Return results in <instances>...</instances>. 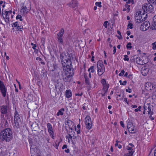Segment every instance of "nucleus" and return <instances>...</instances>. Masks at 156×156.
<instances>
[{
	"label": "nucleus",
	"mask_w": 156,
	"mask_h": 156,
	"mask_svg": "<svg viewBox=\"0 0 156 156\" xmlns=\"http://www.w3.org/2000/svg\"><path fill=\"white\" fill-rule=\"evenodd\" d=\"M12 138V133L9 128H7L0 132V140L9 142Z\"/></svg>",
	"instance_id": "obj_1"
},
{
	"label": "nucleus",
	"mask_w": 156,
	"mask_h": 156,
	"mask_svg": "<svg viewBox=\"0 0 156 156\" xmlns=\"http://www.w3.org/2000/svg\"><path fill=\"white\" fill-rule=\"evenodd\" d=\"M67 55H63V54H60V57L63 69L71 68L72 66L70 60V55L67 53Z\"/></svg>",
	"instance_id": "obj_2"
},
{
	"label": "nucleus",
	"mask_w": 156,
	"mask_h": 156,
	"mask_svg": "<svg viewBox=\"0 0 156 156\" xmlns=\"http://www.w3.org/2000/svg\"><path fill=\"white\" fill-rule=\"evenodd\" d=\"M65 71H61V76L63 80L65 82H70L72 78V76L74 74L73 68L63 69Z\"/></svg>",
	"instance_id": "obj_3"
},
{
	"label": "nucleus",
	"mask_w": 156,
	"mask_h": 156,
	"mask_svg": "<svg viewBox=\"0 0 156 156\" xmlns=\"http://www.w3.org/2000/svg\"><path fill=\"white\" fill-rule=\"evenodd\" d=\"M97 72L99 76L102 75L105 71V67L101 60L98 61L97 63Z\"/></svg>",
	"instance_id": "obj_4"
},
{
	"label": "nucleus",
	"mask_w": 156,
	"mask_h": 156,
	"mask_svg": "<svg viewBox=\"0 0 156 156\" xmlns=\"http://www.w3.org/2000/svg\"><path fill=\"white\" fill-rule=\"evenodd\" d=\"M142 9L144 12L151 13L154 11L153 6L150 3H145L142 6Z\"/></svg>",
	"instance_id": "obj_5"
},
{
	"label": "nucleus",
	"mask_w": 156,
	"mask_h": 156,
	"mask_svg": "<svg viewBox=\"0 0 156 156\" xmlns=\"http://www.w3.org/2000/svg\"><path fill=\"white\" fill-rule=\"evenodd\" d=\"M0 90L2 93V96L4 97L6 96L7 94V90L6 87L4 85L3 82L0 80Z\"/></svg>",
	"instance_id": "obj_6"
},
{
	"label": "nucleus",
	"mask_w": 156,
	"mask_h": 156,
	"mask_svg": "<svg viewBox=\"0 0 156 156\" xmlns=\"http://www.w3.org/2000/svg\"><path fill=\"white\" fill-rule=\"evenodd\" d=\"M47 126L48 131L51 137L53 139H54L55 138V135L52 126L50 123H48L47 124Z\"/></svg>",
	"instance_id": "obj_7"
},
{
	"label": "nucleus",
	"mask_w": 156,
	"mask_h": 156,
	"mask_svg": "<svg viewBox=\"0 0 156 156\" xmlns=\"http://www.w3.org/2000/svg\"><path fill=\"white\" fill-rule=\"evenodd\" d=\"M8 107L7 105H2L0 107V110L1 113V116L4 117V114L8 115Z\"/></svg>",
	"instance_id": "obj_8"
},
{
	"label": "nucleus",
	"mask_w": 156,
	"mask_h": 156,
	"mask_svg": "<svg viewBox=\"0 0 156 156\" xmlns=\"http://www.w3.org/2000/svg\"><path fill=\"white\" fill-rule=\"evenodd\" d=\"M150 26L149 22L146 21L141 24L140 27V30L143 31H145L149 28Z\"/></svg>",
	"instance_id": "obj_9"
},
{
	"label": "nucleus",
	"mask_w": 156,
	"mask_h": 156,
	"mask_svg": "<svg viewBox=\"0 0 156 156\" xmlns=\"http://www.w3.org/2000/svg\"><path fill=\"white\" fill-rule=\"evenodd\" d=\"M101 83L102 84L104 85V87L102 89V90L105 91V93L102 94L101 95L102 96H104L108 90V87L106 85V81L105 79H103L101 81Z\"/></svg>",
	"instance_id": "obj_10"
},
{
	"label": "nucleus",
	"mask_w": 156,
	"mask_h": 156,
	"mask_svg": "<svg viewBox=\"0 0 156 156\" xmlns=\"http://www.w3.org/2000/svg\"><path fill=\"white\" fill-rule=\"evenodd\" d=\"M77 1L76 0H72V2L69 4V6L75 10L77 8Z\"/></svg>",
	"instance_id": "obj_11"
},
{
	"label": "nucleus",
	"mask_w": 156,
	"mask_h": 156,
	"mask_svg": "<svg viewBox=\"0 0 156 156\" xmlns=\"http://www.w3.org/2000/svg\"><path fill=\"white\" fill-rule=\"evenodd\" d=\"M133 58L135 59V62H136V63L139 65H141L144 64V62L139 57L135 56Z\"/></svg>",
	"instance_id": "obj_12"
},
{
	"label": "nucleus",
	"mask_w": 156,
	"mask_h": 156,
	"mask_svg": "<svg viewBox=\"0 0 156 156\" xmlns=\"http://www.w3.org/2000/svg\"><path fill=\"white\" fill-rule=\"evenodd\" d=\"M145 87L147 90H153L154 88H153V84L149 82H147L146 83Z\"/></svg>",
	"instance_id": "obj_13"
},
{
	"label": "nucleus",
	"mask_w": 156,
	"mask_h": 156,
	"mask_svg": "<svg viewBox=\"0 0 156 156\" xmlns=\"http://www.w3.org/2000/svg\"><path fill=\"white\" fill-rule=\"evenodd\" d=\"M84 77L85 79V82L86 84L89 86L88 89L89 88L90 89L91 88V87L90 86L89 78L88 77L87 74H84Z\"/></svg>",
	"instance_id": "obj_14"
},
{
	"label": "nucleus",
	"mask_w": 156,
	"mask_h": 156,
	"mask_svg": "<svg viewBox=\"0 0 156 156\" xmlns=\"http://www.w3.org/2000/svg\"><path fill=\"white\" fill-rule=\"evenodd\" d=\"M72 96V92L69 90H66V96L67 98H69Z\"/></svg>",
	"instance_id": "obj_15"
},
{
	"label": "nucleus",
	"mask_w": 156,
	"mask_h": 156,
	"mask_svg": "<svg viewBox=\"0 0 156 156\" xmlns=\"http://www.w3.org/2000/svg\"><path fill=\"white\" fill-rule=\"evenodd\" d=\"M138 16H135L136 20H138L139 19H142L143 16H142L141 12L139 11L138 12Z\"/></svg>",
	"instance_id": "obj_16"
},
{
	"label": "nucleus",
	"mask_w": 156,
	"mask_h": 156,
	"mask_svg": "<svg viewBox=\"0 0 156 156\" xmlns=\"http://www.w3.org/2000/svg\"><path fill=\"white\" fill-rule=\"evenodd\" d=\"M64 30L63 28H62L61 29L60 31L57 34V37H63V34H64Z\"/></svg>",
	"instance_id": "obj_17"
},
{
	"label": "nucleus",
	"mask_w": 156,
	"mask_h": 156,
	"mask_svg": "<svg viewBox=\"0 0 156 156\" xmlns=\"http://www.w3.org/2000/svg\"><path fill=\"white\" fill-rule=\"evenodd\" d=\"M49 69L50 70V71L52 72L54 71L56 69H57V70H58V69L56 68L55 65H54L53 66H51L50 68H49ZM58 75H59V72L60 71V69H58Z\"/></svg>",
	"instance_id": "obj_18"
},
{
	"label": "nucleus",
	"mask_w": 156,
	"mask_h": 156,
	"mask_svg": "<svg viewBox=\"0 0 156 156\" xmlns=\"http://www.w3.org/2000/svg\"><path fill=\"white\" fill-rule=\"evenodd\" d=\"M4 19L5 21L7 23H9V15L8 14L5 13V17L3 16Z\"/></svg>",
	"instance_id": "obj_19"
},
{
	"label": "nucleus",
	"mask_w": 156,
	"mask_h": 156,
	"mask_svg": "<svg viewBox=\"0 0 156 156\" xmlns=\"http://www.w3.org/2000/svg\"><path fill=\"white\" fill-rule=\"evenodd\" d=\"M85 123L88 122L91 123V122H92L90 117L89 115H87L86 116L85 118Z\"/></svg>",
	"instance_id": "obj_20"
},
{
	"label": "nucleus",
	"mask_w": 156,
	"mask_h": 156,
	"mask_svg": "<svg viewBox=\"0 0 156 156\" xmlns=\"http://www.w3.org/2000/svg\"><path fill=\"white\" fill-rule=\"evenodd\" d=\"M57 38L58 39V41L60 44H63V37H57Z\"/></svg>",
	"instance_id": "obj_21"
},
{
	"label": "nucleus",
	"mask_w": 156,
	"mask_h": 156,
	"mask_svg": "<svg viewBox=\"0 0 156 156\" xmlns=\"http://www.w3.org/2000/svg\"><path fill=\"white\" fill-rule=\"evenodd\" d=\"M28 12V9H27V7L25 6L23 7L21 10V12H22L23 14H25L26 13H27Z\"/></svg>",
	"instance_id": "obj_22"
},
{
	"label": "nucleus",
	"mask_w": 156,
	"mask_h": 156,
	"mask_svg": "<svg viewBox=\"0 0 156 156\" xmlns=\"http://www.w3.org/2000/svg\"><path fill=\"white\" fill-rule=\"evenodd\" d=\"M65 111V109L63 108H62L58 110V112L57 113V115L59 116L60 115H63V113L62 112H64Z\"/></svg>",
	"instance_id": "obj_23"
},
{
	"label": "nucleus",
	"mask_w": 156,
	"mask_h": 156,
	"mask_svg": "<svg viewBox=\"0 0 156 156\" xmlns=\"http://www.w3.org/2000/svg\"><path fill=\"white\" fill-rule=\"evenodd\" d=\"M86 128L88 129H91L92 126V123H91L88 122L86 123Z\"/></svg>",
	"instance_id": "obj_24"
},
{
	"label": "nucleus",
	"mask_w": 156,
	"mask_h": 156,
	"mask_svg": "<svg viewBox=\"0 0 156 156\" xmlns=\"http://www.w3.org/2000/svg\"><path fill=\"white\" fill-rule=\"evenodd\" d=\"M153 26L154 28L156 29V15L153 17Z\"/></svg>",
	"instance_id": "obj_25"
},
{
	"label": "nucleus",
	"mask_w": 156,
	"mask_h": 156,
	"mask_svg": "<svg viewBox=\"0 0 156 156\" xmlns=\"http://www.w3.org/2000/svg\"><path fill=\"white\" fill-rule=\"evenodd\" d=\"M47 74V72L46 71L44 70H42L41 71V76L44 77L46 76Z\"/></svg>",
	"instance_id": "obj_26"
},
{
	"label": "nucleus",
	"mask_w": 156,
	"mask_h": 156,
	"mask_svg": "<svg viewBox=\"0 0 156 156\" xmlns=\"http://www.w3.org/2000/svg\"><path fill=\"white\" fill-rule=\"evenodd\" d=\"M133 126H134L133 125L132 123L130 122V121L128 122L127 126V128L128 129H129L130 127H133Z\"/></svg>",
	"instance_id": "obj_27"
},
{
	"label": "nucleus",
	"mask_w": 156,
	"mask_h": 156,
	"mask_svg": "<svg viewBox=\"0 0 156 156\" xmlns=\"http://www.w3.org/2000/svg\"><path fill=\"white\" fill-rule=\"evenodd\" d=\"M134 126H133L132 127H130L129 129H128L129 132L131 133H135V131H134Z\"/></svg>",
	"instance_id": "obj_28"
},
{
	"label": "nucleus",
	"mask_w": 156,
	"mask_h": 156,
	"mask_svg": "<svg viewBox=\"0 0 156 156\" xmlns=\"http://www.w3.org/2000/svg\"><path fill=\"white\" fill-rule=\"evenodd\" d=\"M146 17H144L143 19H139L138 20H136V23H140L143 21H145L146 19Z\"/></svg>",
	"instance_id": "obj_29"
},
{
	"label": "nucleus",
	"mask_w": 156,
	"mask_h": 156,
	"mask_svg": "<svg viewBox=\"0 0 156 156\" xmlns=\"http://www.w3.org/2000/svg\"><path fill=\"white\" fill-rule=\"evenodd\" d=\"M149 3H152L154 5H156V0H147Z\"/></svg>",
	"instance_id": "obj_30"
},
{
	"label": "nucleus",
	"mask_w": 156,
	"mask_h": 156,
	"mask_svg": "<svg viewBox=\"0 0 156 156\" xmlns=\"http://www.w3.org/2000/svg\"><path fill=\"white\" fill-rule=\"evenodd\" d=\"M94 67L93 66H91L90 68L88 70V71L90 72V73H93L94 72L95 70L94 69Z\"/></svg>",
	"instance_id": "obj_31"
},
{
	"label": "nucleus",
	"mask_w": 156,
	"mask_h": 156,
	"mask_svg": "<svg viewBox=\"0 0 156 156\" xmlns=\"http://www.w3.org/2000/svg\"><path fill=\"white\" fill-rule=\"evenodd\" d=\"M15 122V126H16V127L17 128H19L20 127V122H18L17 121H14Z\"/></svg>",
	"instance_id": "obj_32"
},
{
	"label": "nucleus",
	"mask_w": 156,
	"mask_h": 156,
	"mask_svg": "<svg viewBox=\"0 0 156 156\" xmlns=\"http://www.w3.org/2000/svg\"><path fill=\"white\" fill-rule=\"evenodd\" d=\"M14 121H17L18 122L20 121V117L19 116H17V115L16 116H14Z\"/></svg>",
	"instance_id": "obj_33"
},
{
	"label": "nucleus",
	"mask_w": 156,
	"mask_h": 156,
	"mask_svg": "<svg viewBox=\"0 0 156 156\" xmlns=\"http://www.w3.org/2000/svg\"><path fill=\"white\" fill-rule=\"evenodd\" d=\"M22 29H23V26H19L16 27V30L18 31L22 32Z\"/></svg>",
	"instance_id": "obj_34"
},
{
	"label": "nucleus",
	"mask_w": 156,
	"mask_h": 156,
	"mask_svg": "<svg viewBox=\"0 0 156 156\" xmlns=\"http://www.w3.org/2000/svg\"><path fill=\"white\" fill-rule=\"evenodd\" d=\"M131 45V43L130 42L128 43L126 45V48L127 49H131L132 48V46Z\"/></svg>",
	"instance_id": "obj_35"
},
{
	"label": "nucleus",
	"mask_w": 156,
	"mask_h": 156,
	"mask_svg": "<svg viewBox=\"0 0 156 156\" xmlns=\"http://www.w3.org/2000/svg\"><path fill=\"white\" fill-rule=\"evenodd\" d=\"M119 82L120 83V84L122 85H125L127 83V81L124 80L123 82V83H122V81L121 80H120L119 81Z\"/></svg>",
	"instance_id": "obj_36"
},
{
	"label": "nucleus",
	"mask_w": 156,
	"mask_h": 156,
	"mask_svg": "<svg viewBox=\"0 0 156 156\" xmlns=\"http://www.w3.org/2000/svg\"><path fill=\"white\" fill-rule=\"evenodd\" d=\"M18 26H19V24L18 22H15L12 25V27H17Z\"/></svg>",
	"instance_id": "obj_37"
},
{
	"label": "nucleus",
	"mask_w": 156,
	"mask_h": 156,
	"mask_svg": "<svg viewBox=\"0 0 156 156\" xmlns=\"http://www.w3.org/2000/svg\"><path fill=\"white\" fill-rule=\"evenodd\" d=\"M66 123H67L68 126H70V124H71L72 123H73L72 121L69 119L67 120Z\"/></svg>",
	"instance_id": "obj_38"
},
{
	"label": "nucleus",
	"mask_w": 156,
	"mask_h": 156,
	"mask_svg": "<svg viewBox=\"0 0 156 156\" xmlns=\"http://www.w3.org/2000/svg\"><path fill=\"white\" fill-rule=\"evenodd\" d=\"M141 106H139L138 107V108L135 109L134 110V111L136 112H137L138 111H141Z\"/></svg>",
	"instance_id": "obj_39"
},
{
	"label": "nucleus",
	"mask_w": 156,
	"mask_h": 156,
	"mask_svg": "<svg viewBox=\"0 0 156 156\" xmlns=\"http://www.w3.org/2000/svg\"><path fill=\"white\" fill-rule=\"evenodd\" d=\"M101 2H97L95 3V5L96 6H98L99 7H101Z\"/></svg>",
	"instance_id": "obj_40"
},
{
	"label": "nucleus",
	"mask_w": 156,
	"mask_h": 156,
	"mask_svg": "<svg viewBox=\"0 0 156 156\" xmlns=\"http://www.w3.org/2000/svg\"><path fill=\"white\" fill-rule=\"evenodd\" d=\"M152 49L154 50L156 49V43H152Z\"/></svg>",
	"instance_id": "obj_41"
},
{
	"label": "nucleus",
	"mask_w": 156,
	"mask_h": 156,
	"mask_svg": "<svg viewBox=\"0 0 156 156\" xmlns=\"http://www.w3.org/2000/svg\"><path fill=\"white\" fill-rule=\"evenodd\" d=\"M123 59L125 61H128L129 60V58H128V56L126 55H124V58Z\"/></svg>",
	"instance_id": "obj_42"
},
{
	"label": "nucleus",
	"mask_w": 156,
	"mask_h": 156,
	"mask_svg": "<svg viewBox=\"0 0 156 156\" xmlns=\"http://www.w3.org/2000/svg\"><path fill=\"white\" fill-rule=\"evenodd\" d=\"M31 44L33 46L32 47L33 49H34L35 50H37V49L35 48L37 47L36 45V44H34L33 43H31Z\"/></svg>",
	"instance_id": "obj_43"
},
{
	"label": "nucleus",
	"mask_w": 156,
	"mask_h": 156,
	"mask_svg": "<svg viewBox=\"0 0 156 156\" xmlns=\"http://www.w3.org/2000/svg\"><path fill=\"white\" fill-rule=\"evenodd\" d=\"M125 73V71L124 70H122L121 73L119 74V76H123Z\"/></svg>",
	"instance_id": "obj_44"
},
{
	"label": "nucleus",
	"mask_w": 156,
	"mask_h": 156,
	"mask_svg": "<svg viewBox=\"0 0 156 156\" xmlns=\"http://www.w3.org/2000/svg\"><path fill=\"white\" fill-rule=\"evenodd\" d=\"M147 105H148V112H151V106L150 105V104H147Z\"/></svg>",
	"instance_id": "obj_45"
},
{
	"label": "nucleus",
	"mask_w": 156,
	"mask_h": 156,
	"mask_svg": "<svg viewBox=\"0 0 156 156\" xmlns=\"http://www.w3.org/2000/svg\"><path fill=\"white\" fill-rule=\"evenodd\" d=\"M117 33L119 35H120V37L119 38V39H122V36L121 35V33L120 31L119 30H117Z\"/></svg>",
	"instance_id": "obj_46"
},
{
	"label": "nucleus",
	"mask_w": 156,
	"mask_h": 156,
	"mask_svg": "<svg viewBox=\"0 0 156 156\" xmlns=\"http://www.w3.org/2000/svg\"><path fill=\"white\" fill-rule=\"evenodd\" d=\"M69 126V129H71V131L70 132V133H72V134H73V133H75V132H73V129L72 128H71V126Z\"/></svg>",
	"instance_id": "obj_47"
},
{
	"label": "nucleus",
	"mask_w": 156,
	"mask_h": 156,
	"mask_svg": "<svg viewBox=\"0 0 156 156\" xmlns=\"http://www.w3.org/2000/svg\"><path fill=\"white\" fill-rule=\"evenodd\" d=\"M126 92L130 93L132 91V89L129 88L128 89H126Z\"/></svg>",
	"instance_id": "obj_48"
},
{
	"label": "nucleus",
	"mask_w": 156,
	"mask_h": 156,
	"mask_svg": "<svg viewBox=\"0 0 156 156\" xmlns=\"http://www.w3.org/2000/svg\"><path fill=\"white\" fill-rule=\"evenodd\" d=\"M133 24L132 23H129V24L128 25V27H129V28L130 29H132Z\"/></svg>",
	"instance_id": "obj_49"
},
{
	"label": "nucleus",
	"mask_w": 156,
	"mask_h": 156,
	"mask_svg": "<svg viewBox=\"0 0 156 156\" xmlns=\"http://www.w3.org/2000/svg\"><path fill=\"white\" fill-rule=\"evenodd\" d=\"M108 22L107 21H105L104 22V24H103V25L106 28H107V23H108Z\"/></svg>",
	"instance_id": "obj_50"
},
{
	"label": "nucleus",
	"mask_w": 156,
	"mask_h": 156,
	"mask_svg": "<svg viewBox=\"0 0 156 156\" xmlns=\"http://www.w3.org/2000/svg\"><path fill=\"white\" fill-rule=\"evenodd\" d=\"M113 48H114V50L113 51V54H115L116 52V47L115 46H114L113 47Z\"/></svg>",
	"instance_id": "obj_51"
},
{
	"label": "nucleus",
	"mask_w": 156,
	"mask_h": 156,
	"mask_svg": "<svg viewBox=\"0 0 156 156\" xmlns=\"http://www.w3.org/2000/svg\"><path fill=\"white\" fill-rule=\"evenodd\" d=\"M120 124L121 126H122L124 128L125 126L124 124V123L122 121H121L120 122Z\"/></svg>",
	"instance_id": "obj_52"
},
{
	"label": "nucleus",
	"mask_w": 156,
	"mask_h": 156,
	"mask_svg": "<svg viewBox=\"0 0 156 156\" xmlns=\"http://www.w3.org/2000/svg\"><path fill=\"white\" fill-rule=\"evenodd\" d=\"M133 153L134 151H129V153L128 154H131V155L133 156Z\"/></svg>",
	"instance_id": "obj_53"
},
{
	"label": "nucleus",
	"mask_w": 156,
	"mask_h": 156,
	"mask_svg": "<svg viewBox=\"0 0 156 156\" xmlns=\"http://www.w3.org/2000/svg\"><path fill=\"white\" fill-rule=\"evenodd\" d=\"M12 11H11V10H9V11H6L5 12V13H7V14L10 13V14H11V13H12Z\"/></svg>",
	"instance_id": "obj_54"
},
{
	"label": "nucleus",
	"mask_w": 156,
	"mask_h": 156,
	"mask_svg": "<svg viewBox=\"0 0 156 156\" xmlns=\"http://www.w3.org/2000/svg\"><path fill=\"white\" fill-rule=\"evenodd\" d=\"M67 148V145L66 144H64L63 146L62 147V149H64L65 148Z\"/></svg>",
	"instance_id": "obj_55"
},
{
	"label": "nucleus",
	"mask_w": 156,
	"mask_h": 156,
	"mask_svg": "<svg viewBox=\"0 0 156 156\" xmlns=\"http://www.w3.org/2000/svg\"><path fill=\"white\" fill-rule=\"evenodd\" d=\"M20 16H21V15H18L16 16V20H18V19H20Z\"/></svg>",
	"instance_id": "obj_56"
},
{
	"label": "nucleus",
	"mask_w": 156,
	"mask_h": 156,
	"mask_svg": "<svg viewBox=\"0 0 156 156\" xmlns=\"http://www.w3.org/2000/svg\"><path fill=\"white\" fill-rule=\"evenodd\" d=\"M127 150H128L129 151H132L133 149L132 148V147H127Z\"/></svg>",
	"instance_id": "obj_57"
},
{
	"label": "nucleus",
	"mask_w": 156,
	"mask_h": 156,
	"mask_svg": "<svg viewBox=\"0 0 156 156\" xmlns=\"http://www.w3.org/2000/svg\"><path fill=\"white\" fill-rule=\"evenodd\" d=\"M59 143L58 142V144H57L56 143H55V147L57 148V149H58V145H59Z\"/></svg>",
	"instance_id": "obj_58"
},
{
	"label": "nucleus",
	"mask_w": 156,
	"mask_h": 156,
	"mask_svg": "<svg viewBox=\"0 0 156 156\" xmlns=\"http://www.w3.org/2000/svg\"><path fill=\"white\" fill-rule=\"evenodd\" d=\"M89 29H87V30H84V33H88V32H89Z\"/></svg>",
	"instance_id": "obj_59"
},
{
	"label": "nucleus",
	"mask_w": 156,
	"mask_h": 156,
	"mask_svg": "<svg viewBox=\"0 0 156 156\" xmlns=\"http://www.w3.org/2000/svg\"><path fill=\"white\" fill-rule=\"evenodd\" d=\"M82 95H83V93H81V94H79V93H77V94H75V95L76 96H81Z\"/></svg>",
	"instance_id": "obj_60"
},
{
	"label": "nucleus",
	"mask_w": 156,
	"mask_h": 156,
	"mask_svg": "<svg viewBox=\"0 0 156 156\" xmlns=\"http://www.w3.org/2000/svg\"><path fill=\"white\" fill-rule=\"evenodd\" d=\"M119 142V141L118 140H116V143L115 144V146H118V145H119L118 144V143Z\"/></svg>",
	"instance_id": "obj_61"
},
{
	"label": "nucleus",
	"mask_w": 156,
	"mask_h": 156,
	"mask_svg": "<svg viewBox=\"0 0 156 156\" xmlns=\"http://www.w3.org/2000/svg\"><path fill=\"white\" fill-rule=\"evenodd\" d=\"M126 33L128 36H129L131 34V32L129 30L127 31Z\"/></svg>",
	"instance_id": "obj_62"
},
{
	"label": "nucleus",
	"mask_w": 156,
	"mask_h": 156,
	"mask_svg": "<svg viewBox=\"0 0 156 156\" xmlns=\"http://www.w3.org/2000/svg\"><path fill=\"white\" fill-rule=\"evenodd\" d=\"M36 60H39V61H42V59L41 58L39 57H37L36 58Z\"/></svg>",
	"instance_id": "obj_63"
},
{
	"label": "nucleus",
	"mask_w": 156,
	"mask_h": 156,
	"mask_svg": "<svg viewBox=\"0 0 156 156\" xmlns=\"http://www.w3.org/2000/svg\"><path fill=\"white\" fill-rule=\"evenodd\" d=\"M132 155L131 154H126L124 155V156H132V155Z\"/></svg>",
	"instance_id": "obj_64"
}]
</instances>
